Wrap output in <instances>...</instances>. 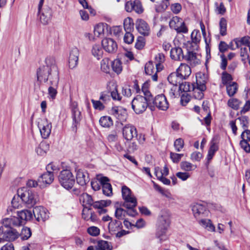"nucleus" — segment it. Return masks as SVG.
I'll return each instance as SVG.
<instances>
[{
    "label": "nucleus",
    "mask_w": 250,
    "mask_h": 250,
    "mask_svg": "<svg viewBox=\"0 0 250 250\" xmlns=\"http://www.w3.org/2000/svg\"><path fill=\"white\" fill-rule=\"evenodd\" d=\"M37 81L40 83L49 82L50 86L48 89L50 98L54 99L57 94V88L59 81L58 68L55 58L53 56L46 58L44 63L37 70Z\"/></svg>",
    "instance_id": "1"
},
{
    "label": "nucleus",
    "mask_w": 250,
    "mask_h": 250,
    "mask_svg": "<svg viewBox=\"0 0 250 250\" xmlns=\"http://www.w3.org/2000/svg\"><path fill=\"white\" fill-rule=\"evenodd\" d=\"M170 213L166 209H162L157 219L156 236L159 239L160 242L166 240L167 236L166 232L170 224Z\"/></svg>",
    "instance_id": "2"
},
{
    "label": "nucleus",
    "mask_w": 250,
    "mask_h": 250,
    "mask_svg": "<svg viewBox=\"0 0 250 250\" xmlns=\"http://www.w3.org/2000/svg\"><path fill=\"white\" fill-rule=\"evenodd\" d=\"M142 91L145 96H137L131 103L132 108L137 114L144 112L147 107L151 111L154 110V106L151 104V93L144 87H142Z\"/></svg>",
    "instance_id": "3"
},
{
    "label": "nucleus",
    "mask_w": 250,
    "mask_h": 250,
    "mask_svg": "<svg viewBox=\"0 0 250 250\" xmlns=\"http://www.w3.org/2000/svg\"><path fill=\"white\" fill-rule=\"evenodd\" d=\"M196 76V85L192 84V90L193 92V97L198 100H201L204 97L203 91L206 90V83L207 77L204 74H199Z\"/></svg>",
    "instance_id": "4"
},
{
    "label": "nucleus",
    "mask_w": 250,
    "mask_h": 250,
    "mask_svg": "<svg viewBox=\"0 0 250 250\" xmlns=\"http://www.w3.org/2000/svg\"><path fill=\"white\" fill-rule=\"evenodd\" d=\"M18 195L21 196L22 202L28 208L33 207L37 203L36 195L31 189L23 188L18 189Z\"/></svg>",
    "instance_id": "5"
},
{
    "label": "nucleus",
    "mask_w": 250,
    "mask_h": 250,
    "mask_svg": "<svg viewBox=\"0 0 250 250\" xmlns=\"http://www.w3.org/2000/svg\"><path fill=\"white\" fill-rule=\"evenodd\" d=\"M59 181L61 185L65 188H71L75 182V177L69 169H64L61 171L59 175Z\"/></svg>",
    "instance_id": "6"
},
{
    "label": "nucleus",
    "mask_w": 250,
    "mask_h": 250,
    "mask_svg": "<svg viewBox=\"0 0 250 250\" xmlns=\"http://www.w3.org/2000/svg\"><path fill=\"white\" fill-rule=\"evenodd\" d=\"M124 202L120 206L126 208L128 210L127 214L131 216H134L137 214V211L134 208L137 206V200L133 195H131L126 198H123Z\"/></svg>",
    "instance_id": "7"
},
{
    "label": "nucleus",
    "mask_w": 250,
    "mask_h": 250,
    "mask_svg": "<svg viewBox=\"0 0 250 250\" xmlns=\"http://www.w3.org/2000/svg\"><path fill=\"white\" fill-rule=\"evenodd\" d=\"M0 236L2 237L5 241L12 242L18 238L20 234L14 228H0Z\"/></svg>",
    "instance_id": "8"
},
{
    "label": "nucleus",
    "mask_w": 250,
    "mask_h": 250,
    "mask_svg": "<svg viewBox=\"0 0 250 250\" xmlns=\"http://www.w3.org/2000/svg\"><path fill=\"white\" fill-rule=\"evenodd\" d=\"M71 110L73 120L72 128L73 131L76 132L78 126L79 125L82 119L81 112L78 108V104L76 102L72 103Z\"/></svg>",
    "instance_id": "9"
},
{
    "label": "nucleus",
    "mask_w": 250,
    "mask_h": 250,
    "mask_svg": "<svg viewBox=\"0 0 250 250\" xmlns=\"http://www.w3.org/2000/svg\"><path fill=\"white\" fill-rule=\"evenodd\" d=\"M151 104L159 109L166 111L169 106L168 103L164 94H160L156 96L154 99L151 94Z\"/></svg>",
    "instance_id": "10"
},
{
    "label": "nucleus",
    "mask_w": 250,
    "mask_h": 250,
    "mask_svg": "<svg viewBox=\"0 0 250 250\" xmlns=\"http://www.w3.org/2000/svg\"><path fill=\"white\" fill-rule=\"evenodd\" d=\"M38 126L42 138L44 139L48 138L51 131V123L46 119H40L38 122Z\"/></svg>",
    "instance_id": "11"
},
{
    "label": "nucleus",
    "mask_w": 250,
    "mask_h": 250,
    "mask_svg": "<svg viewBox=\"0 0 250 250\" xmlns=\"http://www.w3.org/2000/svg\"><path fill=\"white\" fill-rule=\"evenodd\" d=\"M125 9L128 12L134 11L139 14L144 12V8L140 0H134L133 2L127 1L125 4Z\"/></svg>",
    "instance_id": "12"
},
{
    "label": "nucleus",
    "mask_w": 250,
    "mask_h": 250,
    "mask_svg": "<svg viewBox=\"0 0 250 250\" xmlns=\"http://www.w3.org/2000/svg\"><path fill=\"white\" fill-rule=\"evenodd\" d=\"M191 208L194 217L197 219L204 217L208 212L206 206L203 204L194 203Z\"/></svg>",
    "instance_id": "13"
},
{
    "label": "nucleus",
    "mask_w": 250,
    "mask_h": 250,
    "mask_svg": "<svg viewBox=\"0 0 250 250\" xmlns=\"http://www.w3.org/2000/svg\"><path fill=\"white\" fill-rule=\"evenodd\" d=\"M122 132L124 138L127 141H131L134 137H138L136 128L130 124L124 126Z\"/></svg>",
    "instance_id": "14"
},
{
    "label": "nucleus",
    "mask_w": 250,
    "mask_h": 250,
    "mask_svg": "<svg viewBox=\"0 0 250 250\" xmlns=\"http://www.w3.org/2000/svg\"><path fill=\"white\" fill-rule=\"evenodd\" d=\"M102 45L104 50L108 53H115L118 48L116 42L111 38H105L102 41Z\"/></svg>",
    "instance_id": "15"
},
{
    "label": "nucleus",
    "mask_w": 250,
    "mask_h": 250,
    "mask_svg": "<svg viewBox=\"0 0 250 250\" xmlns=\"http://www.w3.org/2000/svg\"><path fill=\"white\" fill-rule=\"evenodd\" d=\"M33 212L36 219L39 222H44L49 217L46 209L41 206L35 207L33 209Z\"/></svg>",
    "instance_id": "16"
},
{
    "label": "nucleus",
    "mask_w": 250,
    "mask_h": 250,
    "mask_svg": "<svg viewBox=\"0 0 250 250\" xmlns=\"http://www.w3.org/2000/svg\"><path fill=\"white\" fill-rule=\"evenodd\" d=\"M79 51L78 48H73L69 53L68 66L71 69L75 68L78 63Z\"/></svg>",
    "instance_id": "17"
},
{
    "label": "nucleus",
    "mask_w": 250,
    "mask_h": 250,
    "mask_svg": "<svg viewBox=\"0 0 250 250\" xmlns=\"http://www.w3.org/2000/svg\"><path fill=\"white\" fill-rule=\"evenodd\" d=\"M110 113L121 122H124L126 120V111L121 106L113 107L110 110Z\"/></svg>",
    "instance_id": "18"
},
{
    "label": "nucleus",
    "mask_w": 250,
    "mask_h": 250,
    "mask_svg": "<svg viewBox=\"0 0 250 250\" xmlns=\"http://www.w3.org/2000/svg\"><path fill=\"white\" fill-rule=\"evenodd\" d=\"M136 27L138 31L144 36H148L150 27L147 22L142 19H138L136 21Z\"/></svg>",
    "instance_id": "19"
},
{
    "label": "nucleus",
    "mask_w": 250,
    "mask_h": 250,
    "mask_svg": "<svg viewBox=\"0 0 250 250\" xmlns=\"http://www.w3.org/2000/svg\"><path fill=\"white\" fill-rule=\"evenodd\" d=\"M3 226L0 228H13L14 227L21 226V222L18 217L13 216L11 218H6L2 220Z\"/></svg>",
    "instance_id": "20"
},
{
    "label": "nucleus",
    "mask_w": 250,
    "mask_h": 250,
    "mask_svg": "<svg viewBox=\"0 0 250 250\" xmlns=\"http://www.w3.org/2000/svg\"><path fill=\"white\" fill-rule=\"evenodd\" d=\"M76 180L77 183L84 186L89 181V174L88 172L82 169H78L77 171Z\"/></svg>",
    "instance_id": "21"
},
{
    "label": "nucleus",
    "mask_w": 250,
    "mask_h": 250,
    "mask_svg": "<svg viewBox=\"0 0 250 250\" xmlns=\"http://www.w3.org/2000/svg\"><path fill=\"white\" fill-rule=\"evenodd\" d=\"M176 71L183 80L187 79L191 72L190 66L185 63H181Z\"/></svg>",
    "instance_id": "22"
},
{
    "label": "nucleus",
    "mask_w": 250,
    "mask_h": 250,
    "mask_svg": "<svg viewBox=\"0 0 250 250\" xmlns=\"http://www.w3.org/2000/svg\"><path fill=\"white\" fill-rule=\"evenodd\" d=\"M110 200H100L94 202V207L95 208L99 209L98 212L99 214H104L106 212V209L104 208V207H107L111 204Z\"/></svg>",
    "instance_id": "23"
},
{
    "label": "nucleus",
    "mask_w": 250,
    "mask_h": 250,
    "mask_svg": "<svg viewBox=\"0 0 250 250\" xmlns=\"http://www.w3.org/2000/svg\"><path fill=\"white\" fill-rule=\"evenodd\" d=\"M80 201L83 203V208L85 207L91 208V206H93L94 207L95 202H93L91 196L86 193H83L80 196Z\"/></svg>",
    "instance_id": "24"
},
{
    "label": "nucleus",
    "mask_w": 250,
    "mask_h": 250,
    "mask_svg": "<svg viewBox=\"0 0 250 250\" xmlns=\"http://www.w3.org/2000/svg\"><path fill=\"white\" fill-rule=\"evenodd\" d=\"M21 222V226L25 221H29L32 218V212L27 209L22 210L18 212V217Z\"/></svg>",
    "instance_id": "25"
},
{
    "label": "nucleus",
    "mask_w": 250,
    "mask_h": 250,
    "mask_svg": "<svg viewBox=\"0 0 250 250\" xmlns=\"http://www.w3.org/2000/svg\"><path fill=\"white\" fill-rule=\"evenodd\" d=\"M170 57L172 60L181 61L184 59L183 50L180 47H174L170 50Z\"/></svg>",
    "instance_id": "26"
},
{
    "label": "nucleus",
    "mask_w": 250,
    "mask_h": 250,
    "mask_svg": "<svg viewBox=\"0 0 250 250\" xmlns=\"http://www.w3.org/2000/svg\"><path fill=\"white\" fill-rule=\"evenodd\" d=\"M41 21L43 24H47L50 21L52 16V11L49 7L44 9L43 11L40 13Z\"/></svg>",
    "instance_id": "27"
},
{
    "label": "nucleus",
    "mask_w": 250,
    "mask_h": 250,
    "mask_svg": "<svg viewBox=\"0 0 250 250\" xmlns=\"http://www.w3.org/2000/svg\"><path fill=\"white\" fill-rule=\"evenodd\" d=\"M218 143L215 141V138H213L211 141L210 146L207 155L208 164L212 159L215 153L218 150Z\"/></svg>",
    "instance_id": "28"
},
{
    "label": "nucleus",
    "mask_w": 250,
    "mask_h": 250,
    "mask_svg": "<svg viewBox=\"0 0 250 250\" xmlns=\"http://www.w3.org/2000/svg\"><path fill=\"white\" fill-rule=\"evenodd\" d=\"M54 180L53 173L48 171L42 174L38 179L39 182H42L46 184H50Z\"/></svg>",
    "instance_id": "29"
},
{
    "label": "nucleus",
    "mask_w": 250,
    "mask_h": 250,
    "mask_svg": "<svg viewBox=\"0 0 250 250\" xmlns=\"http://www.w3.org/2000/svg\"><path fill=\"white\" fill-rule=\"evenodd\" d=\"M167 80L169 83L173 85H176L180 83L183 79L180 77L179 74L176 71L171 73L167 77Z\"/></svg>",
    "instance_id": "30"
},
{
    "label": "nucleus",
    "mask_w": 250,
    "mask_h": 250,
    "mask_svg": "<svg viewBox=\"0 0 250 250\" xmlns=\"http://www.w3.org/2000/svg\"><path fill=\"white\" fill-rule=\"evenodd\" d=\"M155 66L157 71H160L163 69V65L162 63L165 61V56L162 53H158L155 57Z\"/></svg>",
    "instance_id": "31"
},
{
    "label": "nucleus",
    "mask_w": 250,
    "mask_h": 250,
    "mask_svg": "<svg viewBox=\"0 0 250 250\" xmlns=\"http://www.w3.org/2000/svg\"><path fill=\"white\" fill-rule=\"evenodd\" d=\"M91 52L92 55L98 60L100 59L103 55V48L100 44H95L93 46Z\"/></svg>",
    "instance_id": "32"
},
{
    "label": "nucleus",
    "mask_w": 250,
    "mask_h": 250,
    "mask_svg": "<svg viewBox=\"0 0 250 250\" xmlns=\"http://www.w3.org/2000/svg\"><path fill=\"white\" fill-rule=\"evenodd\" d=\"M182 24H183V20L177 16L173 17L169 22L170 27L175 30L178 28V26L181 25Z\"/></svg>",
    "instance_id": "33"
},
{
    "label": "nucleus",
    "mask_w": 250,
    "mask_h": 250,
    "mask_svg": "<svg viewBox=\"0 0 250 250\" xmlns=\"http://www.w3.org/2000/svg\"><path fill=\"white\" fill-rule=\"evenodd\" d=\"M49 149V145L46 142H42L39 146L36 148L38 154L43 155L47 152Z\"/></svg>",
    "instance_id": "34"
},
{
    "label": "nucleus",
    "mask_w": 250,
    "mask_h": 250,
    "mask_svg": "<svg viewBox=\"0 0 250 250\" xmlns=\"http://www.w3.org/2000/svg\"><path fill=\"white\" fill-rule=\"evenodd\" d=\"M184 59L191 64L194 65L199 63V60L197 59L196 54L193 52H188V55L184 56Z\"/></svg>",
    "instance_id": "35"
},
{
    "label": "nucleus",
    "mask_w": 250,
    "mask_h": 250,
    "mask_svg": "<svg viewBox=\"0 0 250 250\" xmlns=\"http://www.w3.org/2000/svg\"><path fill=\"white\" fill-rule=\"evenodd\" d=\"M111 62L108 58L103 59L101 62V70L104 73H109L110 71Z\"/></svg>",
    "instance_id": "36"
},
{
    "label": "nucleus",
    "mask_w": 250,
    "mask_h": 250,
    "mask_svg": "<svg viewBox=\"0 0 250 250\" xmlns=\"http://www.w3.org/2000/svg\"><path fill=\"white\" fill-rule=\"evenodd\" d=\"M111 67L114 72L119 74L122 71V62L119 59H116L111 62Z\"/></svg>",
    "instance_id": "37"
},
{
    "label": "nucleus",
    "mask_w": 250,
    "mask_h": 250,
    "mask_svg": "<svg viewBox=\"0 0 250 250\" xmlns=\"http://www.w3.org/2000/svg\"><path fill=\"white\" fill-rule=\"evenodd\" d=\"M100 124L104 127H109L113 125V121L110 117L103 116L99 120Z\"/></svg>",
    "instance_id": "38"
},
{
    "label": "nucleus",
    "mask_w": 250,
    "mask_h": 250,
    "mask_svg": "<svg viewBox=\"0 0 250 250\" xmlns=\"http://www.w3.org/2000/svg\"><path fill=\"white\" fill-rule=\"evenodd\" d=\"M124 27L125 32H132L134 28V23L131 18H127L124 20Z\"/></svg>",
    "instance_id": "39"
},
{
    "label": "nucleus",
    "mask_w": 250,
    "mask_h": 250,
    "mask_svg": "<svg viewBox=\"0 0 250 250\" xmlns=\"http://www.w3.org/2000/svg\"><path fill=\"white\" fill-rule=\"evenodd\" d=\"M122 227V223L119 220H114L111 221L108 225L110 231H115L120 229Z\"/></svg>",
    "instance_id": "40"
},
{
    "label": "nucleus",
    "mask_w": 250,
    "mask_h": 250,
    "mask_svg": "<svg viewBox=\"0 0 250 250\" xmlns=\"http://www.w3.org/2000/svg\"><path fill=\"white\" fill-rule=\"evenodd\" d=\"M107 26L106 24L100 23L97 24L94 27V33L95 36L100 37L104 33L105 27Z\"/></svg>",
    "instance_id": "41"
},
{
    "label": "nucleus",
    "mask_w": 250,
    "mask_h": 250,
    "mask_svg": "<svg viewBox=\"0 0 250 250\" xmlns=\"http://www.w3.org/2000/svg\"><path fill=\"white\" fill-rule=\"evenodd\" d=\"M227 92L229 96H233L237 92L238 86L236 83L233 82L231 84L227 85Z\"/></svg>",
    "instance_id": "42"
},
{
    "label": "nucleus",
    "mask_w": 250,
    "mask_h": 250,
    "mask_svg": "<svg viewBox=\"0 0 250 250\" xmlns=\"http://www.w3.org/2000/svg\"><path fill=\"white\" fill-rule=\"evenodd\" d=\"M227 21L224 18H221L219 22L220 34L224 36L227 34Z\"/></svg>",
    "instance_id": "43"
},
{
    "label": "nucleus",
    "mask_w": 250,
    "mask_h": 250,
    "mask_svg": "<svg viewBox=\"0 0 250 250\" xmlns=\"http://www.w3.org/2000/svg\"><path fill=\"white\" fill-rule=\"evenodd\" d=\"M180 167L182 170L186 171H189L194 169L196 167V166L188 162L183 161L180 163Z\"/></svg>",
    "instance_id": "44"
},
{
    "label": "nucleus",
    "mask_w": 250,
    "mask_h": 250,
    "mask_svg": "<svg viewBox=\"0 0 250 250\" xmlns=\"http://www.w3.org/2000/svg\"><path fill=\"white\" fill-rule=\"evenodd\" d=\"M96 250H111V248L108 242L101 240L98 242Z\"/></svg>",
    "instance_id": "45"
},
{
    "label": "nucleus",
    "mask_w": 250,
    "mask_h": 250,
    "mask_svg": "<svg viewBox=\"0 0 250 250\" xmlns=\"http://www.w3.org/2000/svg\"><path fill=\"white\" fill-rule=\"evenodd\" d=\"M31 229L25 227L22 228L20 236L22 240H26L31 237Z\"/></svg>",
    "instance_id": "46"
},
{
    "label": "nucleus",
    "mask_w": 250,
    "mask_h": 250,
    "mask_svg": "<svg viewBox=\"0 0 250 250\" xmlns=\"http://www.w3.org/2000/svg\"><path fill=\"white\" fill-rule=\"evenodd\" d=\"M116 210L115 212V216L118 220L123 219L124 217L125 216V214H127V211L125 210L123 208L119 207L118 206H115Z\"/></svg>",
    "instance_id": "47"
},
{
    "label": "nucleus",
    "mask_w": 250,
    "mask_h": 250,
    "mask_svg": "<svg viewBox=\"0 0 250 250\" xmlns=\"http://www.w3.org/2000/svg\"><path fill=\"white\" fill-rule=\"evenodd\" d=\"M145 72L147 75H152L155 71L154 65L152 61L147 62L145 67Z\"/></svg>",
    "instance_id": "48"
},
{
    "label": "nucleus",
    "mask_w": 250,
    "mask_h": 250,
    "mask_svg": "<svg viewBox=\"0 0 250 250\" xmlns=\"http://www.w3.org/2000/svg\"><path fill=\"white\" fill-rule=\"evenodd\" d=\"M200 224L204 227L208 228V229L211 231L215 230V227L211 223L210 220L202 219L199 222Z\"/></svg>",
    "instance_id": "49"
},
{
    "label": "nucleus",
    "mask_w": 250,
    "mask_h": 250,
    "mask_svg": "<svg viewBox=\"0 0 250 250\" xmlns=\"http://www.w3.org/2000/svg\"><path fill=\"white\" fill-rule=\"evenodd\" d=\"M241 104L239 100L235 98L229 99L228 103L229 106L235 110H237Z\"/></svg>",
    "instance_id": "50"
},
{
    "label": "nucleus",
    "mask_w": 250,
    "mask_h": 250,
    "mask_svg": "<svg viewBox=\"0 0 250 250\" xmlns=\"http://www.w3.org/2000/svg\"><path fill=\"white\" fill-rule=\"evenodd\" d=\"M21 196L18 195V191H17V195H15L11 201L12 207L15 208H18L21 206Z\"/></svg>",
    "instance_id": "51"
},
{
    "label": "nucleus",
    "mask_w": 250,
    "mask_h": 250,
    "mask_svg": "<svg viewBox=\"0 0 250 250\" xmlns=\"http://www.w3.org/2000/svg\"><path fill=\"white\" fill-rule=\"evenodd\" d=\"M179 90L181 92H187L192 90V85H190L189 83L182 81L179 84Z\"/></svg>",
    "instance_id": "52"
},
{
    "label": "nucleus",
    "mask_w": 250,
    "mask_h": 250,
    "mask_svg": "<svg viewBox=\"0 0 250 250\" xmlns=\"http://www.w3.org/2000/svg\"><path fill=\"white\" fill-rule=\"evenodd\" d=\"M191 38L193 43L197 44L201 40V34L199 30H194L191 34Z\"/></svg>",
    "instance_id": "53"
},
{
    "label": "nucleus",
    "mask_w": 250,
    "mask_h": 250,
    "mask_svg": "<svg viewBox=\"0 0 250 250\" xmlns=\"http://www.w3.org/2000/svg\"><path fill=\"white\" fill-rule=\"evenodd\" d=\"M168 5H169V2H165L162 0L160 4L156 6L155 10L159 13L164 12L167 9Z\"/></svg>",
    "instance_id": "54"
},
{
    "label": "nucleus",
    "mask_w": 250,
    "mask_h": 250,
    "mask_svg": "<svg viewBox=\"0 0 250 250\" xmlns=\"http://www.w3.org/2000/svg\"><path fill=\"white\" fill-rule=\"evenodd\" d=\"M184 146V141L182 138L176 139L174 143V146L177 151H180Z\"/></svg>",
    "instance_id": "55"
},
{
    "label": "nucleus",
    "mask_w": 250,
    "mask_h": 250,
    "mask_svg": "<svg viewBox=\"0 0 250 250\" xmlns=\"http://www.w3.org/2000/svg\"><path fill=\"white\" fill-rule=\"evenodd\" d=\"M183 155V154H178L172 152L170 153V157L172 162L175 163H178L180 161Z\"/></svg>",
    "instance_id": "56"
},
{
    "label": "nucleus",
    "mask_w": 250,
    "mask_h": 250,
    "mask_svg": "<svg viewBox=\"0 0 250 250\" xmlns=\"http://www.w3.org/2000/svg\"><path fill=\"white\" fill-rule=\"evenodd\" d=\"M102 188L103 192L105 195L110 196L112 194V188L111 184H106Z\"/></svg>",
    "instance_id": "57"
},
{
    "label": "nucleus",
    "mask_w": 250,
    "mask_h": 250,
    "mask_svg": "<svg viewBox=\"0 0 250 250\" xmlns=\"http://www.w3.org/2000/svg\"><path fill=\"white\" fill-rule=\"evenodd\" d=\"M124 42L128 44L131 43L134 40V37L131 34V32H126L124 38Z\"/></svg>",
    "instance_id": "58"
},
{
    "label": "nucleus",
    "mask_w": 250,
    "mask_h": 250,
    "mask_svg": "<svg viewBox=\"0 0 250 250\" xmlns=\"http://www.w3.org/2000/svg\"><path fill=\"white\" fill-rule=\"evenodd\" d=\"M231 80L232 77L231 75L229 74L226 72H224L222 73V81L224 84H227L229 82H230Z\"/></svg>",
    "instance_id": "59"
},
{
    "label": "nucleus",
    "mask_w": 250,
    "mask_h": 250,
    "mask_svg": "<svg viewBox=\"0 0 250 250\" xmlns=\"http://www.w3.org/2000/svg\"><path fill=\"white\" fill-rule=\"evenodd\" d=\"M90 209L91 208H88L87 207H85L82 212V217L85 220H89V216L90 214Z\"/></svg>",
    "instance_id": "60"
},
{
    "label": "nucleus",
    "mask_w": 250,
    "mask_h": 250,
    "mask_svg": "<svg viewBox=\"0 0 250 250\" xmlns=\"http://www.w3.org/2000/svg\"><path fill=\"white\" fill-rule=\"evenodd\" d=\"M248 141L246 140V139H242L240 142V145L241 147L246 152H250V146L248 143Z\"/></svg>",
    "instance_id": "61"
},
{
    "label": "nucleus",
    "mask_w": 250,
    "mask_h": 250,
    "mask_svg": "<svg viewBox=\"0 0 250 250\" xmlns=\"http://www.w3.org/2000/svg\"><path fill=\"white\" fill-rule=\"evenodd\" d=\"M122 194L123 198H126L128 196L132 195L131 190L125 186L122 187Z\"/></svg>",
    "instance_id": "62"
},
{
    "label": "nucleus",
    "mask_w": 250,
    "mask_h": 250,
    "mask_svg": "<svg viewBox=\"0 0 250 250\" xmlns=\"http://www.w3.org/2000/svg\"><path fill=\"white\" fill-rule=\"evenodd\" d=\"M88 233L92 236H97L100 233V229L96 227H91L87 229Z\"/></svg>",
    "instance_id": "63"
},
{
    "label": "nucleus",
    "mask_w": 250,
    "mask_h": 250,
    "mask_svg": "<svg viewBox=\"0 0 250 250\" xmlns=\"http://www.w3.org/2000/svg\"><path fill=\"white\" fill-rule=\"evenodd\" d=\"M170 9L174 14H177L181 11L182 9V6L179 3H175L171 4Z\"/></svg>",
    "instance_id": "64"
}]
</instances>
